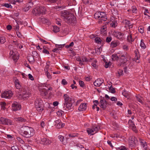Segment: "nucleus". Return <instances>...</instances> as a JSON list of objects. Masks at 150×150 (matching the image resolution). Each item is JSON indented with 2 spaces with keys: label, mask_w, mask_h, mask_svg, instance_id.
<instances>
[{
  "label": "nucleus",
  "mask_w": 150,
  "mask_h": 150,
  "mask_svg": "<svg viewBox=\"0 0 150 150\" xmlns=\"http://www.w3.org/2000/svg\"><path fill=\"white\" fill-rule=\"evenodd\" d=\"M140 142L141 145L142 146L143 148L145 149H147V143L143 140H140Z\"/></svg>",
  "instance_id": "obj_23"
},
{
  "label": "nucleus",
  "mask_w": 150,
  "mask_h": 150,
  "mask_svg": "<svg viewBox=\"0 0 150 150\" xmlns=\"http://www.w3.org/2000/svg\"><path fill=\"white\" fill-rule=\"evenodd\" d=\"M123 71L121 70H119L118 71V74L119 76H120L122 75L123 73Z\"/></svg>",
  "instance_id": "obj_61"
},
{
  "label": "nucleus",
  "mask_w": 150,
  "mask_h": 150,
  "mask_svg": "<svg viewBox=\"0 0 150 150\" xmlns=\"http://www.w3.org/2000/svg\"><path fill=\"white\" fill-rule=\"evenodd\" d=\"M140 46L142 47L144 49L146 47V46L144 43V40H141Z\"/></svg>",
  "instance_id": "obj_41"
},
{
  "label": "nucleus",
  "mask_w": 150,
  "mask_h": 150,
  "mask_svg": "<svg viewBox=\"0 0 150 150\" xmlns=\"http://www.w3.org/2000/svg\"><path fill=\"white\" fill-rule=\"evenodd\" d=\"M78 134H69V136L70 137H74L77 136Z\"/></svg>",
  "instance_id": "obj_54"
},
{
  "label": "nucleus",
  "mask_w": 150,
  "mask_h": 150,
  "mask_svg": "<svg viewBox=\"0 0 150 150\" xmlns=\"http://www.w3.org/2000/svg\"><path fill=\"white\" fill-rule=\"evenodd\" d=\"M96 53H97L98 54H100L101 51L102 49L100 48H95V49Z\"/></svg>",
  "instance_id": "obj_39"
},
{
  "label": "nucleus",
  "mask_w": 150,
  "mask_h": 150,
  "mask_svg": "<svg viewBox=\"0 0 150 150\" xmlns=\"http://www.w3.org/2000/svg\"><path fill=\"white\" fill-rule=\"evenodd\" d=\"M49 67V64H46V65L45 66V67L44 69L45 72L48 71Z\"/></svg>",
  "instance_id": "obj_53"
},
{
  "label": "nucleus",
  "mask_w": 150,
  "mask_h": 150,
  "mask_svg": "<svg viewBox=\"0 0 150 150\" xmlns=\"http://www.w3.org/2000/svg\"><path fill=\"white\" fill-rule=\"evenodd\" d=\"M113 35L117 39L120 40H123L124 39V34L118 31H114L112 33Z\"/></svg>",
  "instance_id": "obj_10"
},
{
  "label": "nucleus",
  "mask_w": 150,
  "mask_h": 150,
  "mask_svg": "<svg viewBox=\"0 0 150 150\" xmlns=\"http://www.w3.org/2000/svg\"><path fill=\"white\" fill-rule=\"evenodd\" d=\"M34 11L36 14H45L46 13L45 8L44 6H40L35 9L34 11H33V13H34Z\"/></svg>",
  "instance_id": "obj_6"
},
{
  "label": "nucleus",
  "mask_w": 150,
  "mask_h": 150,
  "mask_svg": "<svg viewBox=\"0 0 150 150\" xmlns=\"http://www.w3.org/2000/svg\"><path fill=\"white\" fill-rule=\"evenodd\" d=\"M100 18L99 19L98 23H100L102 21H105L107 20L106 14L104 12H100Z\"/></svg>",
  "instance_id": "obj_13"
},
{
  "label": "nucleus",
  "mask_w": 150,
  "mask_h": 150,
  "mask_svg": "<svg viewBox=\"0 0 150 150\" xmlns=\"http://www.w3.org/2000/svg\"><path fill=\"white\" fill-rule=\"evenodd\" d=\"M111 65V63L110 62L107 63L106 62L105 63V67L106 68L108 67Z\"/></svg>",
  "instance_id": "obj_63"
},
{
  "label": "nucleus",
  "mask_w": 150,
  "mask_h": 150,
  "mask_svg": "<svg viewBox=\"0 0 150 150\" xmlns=\"http://www.w3.org/2000/svg\"><path fill=\"white\" fill-rule=\"evenodd\" d=\"M64 123L62 122L61 121L60 123H59L58 124H57V125H56V127L58 129L64 127Z\"/></svg>",
  "instance_id": "obj_29"
},
{
  "label": "nucleus",
  "mask_w": 150,
  "mask_h": 150,
  "mask_svg": "<svg viewBox=\"0 0 150 150\" xmlns=\"http://www.w3.org/2000/svg\"><path fill=\"white\" fill-rule=\"evenodd\" d=\"M62 84L63 85H66L67 84V82L65 79H63L62 80L61 82Z\"/></svg>",
  "instance_id": "obj_56"
},
{
  "label": "nucleus",
  "mask_w": 150,
  "mask_h": 150,
  "mask_svg": "<svg viewBox=\"0 0 150 150\" xmlns=\"http://www.w3.org/2000/svg\"><path fill=\"white\" fill-rule=\"evenodd\" d=\"M107 28L105 26H103L100 29V33L104 35L107 34Z\"/></svg>",
  "instance_id": "obj_25"
},
{
  "label": "nucleus",
  "mask_w": 150,
  "mask_h": 150,
  "mask_svg": "<svg viewBox=\"0 0 150 150\" xmlns=\"http://www.w3.org/2000/svg\"><path fill=\"white\" fill-rule=\"evenodd\" d=\"M5 42L6 39L5 37H0V43L3 44Z\"/></svg>",
  "instance_id": "obj_42"
},
{
  "label": "nucleus",
  "mask_w": 150,
  "mask_h": 150,
  "mask_svg": "<svg viewBox=\"0 0 150 150\" xmlns=\"http://www.w3.org/2000/svg\"><path fill=\"white\" fill-rule=\"evenodd\" d=\"M53 28V31L54 33H57L59 30V28L56 26H54Z\"/></svg>",
  "instance_id": "obj_34"
},
{
  "label": "nucleus",
  "mask_w": 150,
  "mask_h": 150,
  "mask_svg": "<svg viewBox=\"0 0 150 150\" xmlns=\"http://www.w3.org/2000/svg\"><path fill=\"white\" fill-rule=\"evenodd\" d=\"M87 105L86 103H81L78 108V110L80 111L85 110L87 108Z\"/></svg>",
  "instance_id": "obj_18"
},
{
  "label": "nucleus",
  "mask_w": 150,
  "mask_h": 150,
  "mask_svg": "<svg viewBox=\"0 0 150 150\" xmlns=\"http://www.w3.org/2000/svg\"><path fill=\"white\" fill-rule=\"evenodd\" d=\"M95 40V42L98 44H101L102 41L101 39L99 37L96 38Z\"/></svg>",
  "instance_id": "obj_36"
},
{
  "label": "nucleus",
  "mask_w": 150,
  "mask_h": 150,
  "mask_svg": "<svg viewBox=\"0 0 150 150\" xmlns=\"http://www.w3.org/2000/svg\"><path fill=\"white\" fill-rule=\"evenodd\" d=\"M41 95L42 96H46L47 93V90L43 89L41 91Z\"/></svg>",
  "instance_id": "obj_31"
},
{
  "label": "nucleus",
  "mask_w": 150,
  "mask_h": 150,
  "mask_svg": "<svg viewBox=\"0 0 150 150\" xmlns=\"http://www.w3.org/2000/svg\"><path fill=\"white\" fill-rule=\"evenodd\" d=\"M100 12H97L95 13L94 16L95 18L96 19H99L100 18Z\"/></svg>",
  "instance_id": "obj_35"
},
{
  "label": "nucleus",
  "mask_w": 150,
  "mask_h": 150,
  "mask_svg": "<svg viewBox=\"0 0 150 150\" xmlns=\"http://www.w3.org/2000/svg\"><path fill=\"white\" fill-rule=\"evenodd\" d=\"M21 131L23 136L29 138L33 136L35 134L34 129L32 127L25 126L21 127Z\"/></svg>",
  "instance_id": "obj_3"
},
{
  "label": "nucleus",
  "mask_w": 150,
  "mask_h": 150,
  "mask_svg": "<svg viewBox=\"0 0 150 150\" xmlns=\"http://www.w3.org/2000/svg\"><path fill=\"white\" fill-rule=\"evenodd\" d=\"M81 59L83 62H87L88 61V59H87L86 57H82Z\"/></svg>",
  "instance_id": "obj_45"
},
{
  "label": "nucleus",
  "mask_w": 150,
  "mask_h": 150,
  "mask_svg": "<svg viewBox=\"0 0 150 150\" xmlns=\"http://www.w3.org/2000/svg\"><path fill=\"white\" fill-rule=\"evenodd\" d=\"M35 106L37 110L39 112H41L43 110L44 107L42 100L37 98L35 102Z\"/></svg>",
  "instance_id": "obj_5"
},
{
  "label": "nucleus",
  "mask_w": 150,
  "mask_h": 150,
  "mask_svg": "<svg viewBox=\"0 0 150 150\" xmlns=\"http://www.w3.org/2000/svg\"><path fill=\"white\" fill-rule=\"evenodd\" d=\"M137 9L135 6H133L132 7L131 9L129 11H131L133 13H136L137 12Z\"/></svg>",
  "instance_id": "obj_40"
},
{
  "label": "nucleus",
  "mask_w": 150,
  "mask_h": 150,
  "mask_svg": "<svg viewBox=\"0 0 150 150\" xmlns=\"http://www.w3.org/2000/svg\"><path fill=\"white\" fill-rule=\"evenodd\" d=\"M3 6L8 8H12V6L10 4L8 3L4 4Z\"/></svg>",
  "instance_id": "obj_44"
},
{
  "label": "nucleus",
  "mask_w": 150,
  "mask_h": 150,
  "mask_svg": "<svg viewBox=\"0 0 150 150\" xmlns=\"http://www.w3.org/2000/svg\"><path fill=\"white\" fill-rule=\"evenodd\" d=\"M6 105V103L5 102H2L0 103V105L1 107V109L4 110L5 108V106Z\"/></svg>",
  "instance_id": "obj_43"
},
{
  "label": "nucleus",
  "mask_w": 150,
  "mask_h": 150,
  "mask_svg": "<svg viewBox=\"0 0 150 150\" xmlns=\"http://www.w3.org/2000/svg\"><path fill=\"white\" fill-rule=\"evenodd\" d=\"M42 53L46 54H49V51L46 49L44 48V47H43V50H42Z\"/></svg>",
  "instance_id": "obj_47"
},
{
  "label": "nucleus",
  "mask_w": 150,
  "mask_h": 150,
  "mask_svg": "<svg viewBox=\"0 0 150 150\" xmlns=\"http://www.w3.org/2000/svg\"><path fill=\"white\" fill-rule=\"evenodd\" d=\"M17 139L19 141L20 143L22 144H23L24 143V142L23 140L20 137H17Z\"/></svg>",
  "instance_id": "obj_52"
},
{
  "label": "nucleus",
  "mask_w": 150,
  "mask_h": 150,
  "mask_svg": "<svg viewBox=\"0 0 150 150\" xmlns=\"http://www.w3.org/2000/svg\"><path fill=\"white\" fill-rule=\"evenodd\" d=\"M98 130V129L96 126H93L91 128H88L87 132L89 134L93 135Z\"/></svg>",
  "instance_id": "obj_8"
},
{
  "label": "nucleus",
  "mask_w": 150,
  "mask_h": 150,
  "mask_svg": "<svg viewBox=\"0 0 150 150\" xmlns=\"http://www.w3.org/2000/svg\"><path fill=\"white\" fill-rule=\"evenodd\" d=\"M138 30L139 32L141 33H144V30L143 28L142 27H139L138 28Z\"/></svg>",
  "instance_id": "obj_51"
},
{
  "label": "nucleus",
  "mask_w": 150,
  "mask_h": 150,
  "mask_svg": "<svg viewBox=\"0 0 150 150\" xmlns=\"http://www.w3.org/2000/svg\"><path fill=\"white\" fill-rule=\"evenodd\" d=\"M0 123L4 125H11L13 124V122L10 120L1 117L0 119Z\"/></svg>",
  "instance_id": "obj_7"
},
{
  "label": "nucleus",
  "mask_w": 150,
  "mask_h": 150,
  "mask_svg": "<svg viewBox=\"0 0 150 150\" xmlns=\"http://www.w3.org/2000/svg\"><path fill=\"white\" fill-rule=\"evenodd\" d=\"M100 106L101 108L103 110L106 108L107 105V103L105 100L104 99L101 100L100 101Z\"/></svg>",
  "instance_id": "obj_16"
},
{
  "label": "nucleus",
  "mask_w": 150,
  "mask_h": 150,
  "mask_svg": "<svg viewBox=\"0 0 150 150\" xmlns=\"http://www.w3.org/2000/svg\"><path fill=\"white\" fill-rule=\"evenodd\" d=\"M60 121H61V120H60L58 119L57 120H56L54 121V123H55L54 125L56 126V125H57V124H59V123H60Z\"/></svg>",
  "instance_id": "obj_58"
},
{
  "label": "nucleus",
  "mask_w": 150,
  "mask_h": 150,
  "mask_svg": "<svg viewBox=\"0 0 150 150\" xmlns=\"http://www.w3.org/2000/svg\"><path fill=\"white\" fill-rule=\"evenodd\" d=\"M40 141L41 144L47 145L50 144L51 142V141L49 139L45 138L41 139Z\"/></svg>",
  "instance_id": "obj_14"
},
{
  "label": "nucleus",
  "mask_w": 150,
  "mask_h": 150,
  "mask_svg": "<svg viewBox=\"0 0 150 150\" xmlns=\"http://www.w3.org/2000/svg\"><path fill=\"white\" fill-rule=\"evenodd\" d=\"M79 84L80 86L83 87L85 86V85L84 82L81 81H79Z\"/></svg>",
  "instance_id": "obj_49"
},
{
  "label": "nucleus",
  "mask_w": 150,
  "mask_h": 150,
  "mask_svg": "<svg viewBox=\"0 0 150 150\" xmlns=\"http://www.w3.org/2000/svg\"><path fill=\"white\" fill-rule=\"evenodd\" d=\"M117 23L112 22V23H111L110 26L112 27L115 28L117 26Z\"/></svg>",
  "instance_id": "obj_57"
},
{
  "label": "nucleus",
  "mask_w": 150,
  "mask_h": 150,
  "mask_svg": "<svg viewBox=\"0 0 150 150\" xmlns=\"http://www.w3.org/2000/svg\"><path fill=\"white\" fill-rule=\"evenodd\" d=\"M131 143L132 144H136L137 141V138L134 137H132L131 138Z\"/></svg>",
  "instance_id": "obj_32"
},
{
  "label": "nucleus",
  "mask_w": 150,
  "mask_h": 150,
  "mask_svg": "<svg viewBox=\"0 0 150 150\" xmlns=\"http://www.w3.org/2000/svg\"><path fill=\"white\" fill-rule=\"evenodd\" d=\"M19 93H20L19 94L21 95L23 98H26L30 96L31 91L28 87L24 86H22Z\"/></svg>",
  "instance_id": "obj_4"
},
{
  "label": "nucleus",
  "mask_w": 150,
  "mask_h": 150,
  "mask_svg": "<svg viewBox=\"0 0 150 150\" xmlns=\"http://www.w3.org/2000/svg\"><path fill=\"white\" fill-rule=\"evenodd\" d=\"M127 39L128 41L129 42H132L134 41V40L132 38V34L131 33H130L129 35L127 36Z\"/></svg>",
  "instance_id": "obj_33"
},
{
  "label": "nucleus",
  "mask_w": 150,
  "mask_h": 150,
  "mask_svg": "<svg viewBox=\"0 0 150 150\" xmlns=\"http://www.w3.org/2000/svg\"><path fill=\"white\" fill-rule=\"evenodd\" d=\"M112 39L111 37H107L106 39V41L108 42H110Z\"/></svg>",
  "instance_id": "obj_62"
},
{
  "label": "nucleus",
  "mask_w": 150,
  "mask_h": 150,
  "mask_svg": "<svg viewBox=\"0 0 150 150\" xmlns=\"http://www.w3.org/2000/svg\"><path fill=\"white\" fill-rule=\"evenodd\" d=\"M12 150H18V148L16 146H14L11 147Z\"/></svg>",
  "instance_id": "obj_59"
},
{
  "label": "nucleus",
  "mask_w": 150,
  "mask_h": 150,
  "mask_svg": "<svg viewBox=\"0 0 150 150\" xmlns=\"http://www.w3.org/2000/svg\"><path fill=\"white\" fill-rule=\"evenodd\" d=\"M61 16L64 21L69 24L73 23L76 18L74 15L67 11H63L61 13Z\"/></svg>",
  "instance_id": "obj_1"
},
{
  "label": "nucleus",
  "mask_w": 150,
  "mask_h": 150,
  "mask_svg": "<svg viewBox=\"0 0 150 150\" xmlns=\"http://www.w3.org/2000/svg\"><path fill=\"white\" fill-rule=\"evenodd\" d=\"M56 47H58L60 48H61L63 47L64 46V45H57L56 44L55 45Z\"/></svg>",
  "instance_id": "obj_60"
},
{
  "label": "nucleus",
  "mask_w": 150,
  "mask_h": 150,
  "mask_svg": "<svg viewBox=\"0 0 150 150\" xmlns=\"http://www.w3.org/2000/svg\"><path fill=\"white\" fill-rule=\"evenodd\" d=\"M33 2H30L28 3L26 6L23 8V10L24 11H28L31 7L33 6Z\"/></svg>",
  "instance_id": "obj_17"
},
{
  "label": "nucleus",
  "mask_w": 150,
  "mask_h": 150,
  "mask_svg": "<svg viewBox=\"0 0 150 150\" xmlns=\"http://www.w3.org/2000/svg\"><path fill=\"white\" fill-rule=\"evenodd\" d=\"M12 58L14 61H16L19 59V54H14L12 56Z\"/></svg>",
  "instance_id": "obj_38"
},
{
  "label": "nucleus",
  "mask_w": 150,
  "mask_h": 150,
  "mask_svg": "<svg viewBox=\"0 0 150 150\" xmlns=\"http://www.w3.org/2000/svg\"><path fill=\"white\" fill-rule=\"evenodd\" d=\"M13 95L11 91H5L2 93L1 97L5 98H11Z\"/></svg>",
  "instance_id": "obj_9"
},
{
  "label": "nucleus",
  "mask_w": 150,
  "mask_h": 150,
  "mask_svg": "<svg viewBox=\"0 0 150 150\" xmlns=\"http://www.w3.org/2000/svg\"><path fill=\"white\" fill-rule=\"evenodd\" d=\"M119 44V42H117L113 41L111 43V45L112 47H115Z\"/></svg>",
  "instance_id": "obj_28"
},
{
  "label": "nucleus",
  "mask_w": 150,
  "mask_h": 150,
  "mask_svg": "<svg viewBox=\"0 0 150 150\" xmlns=\"http://www.w3.org/2000/svg\"><path fill=\"white\" fill-rule=\"evenodd\" d=\"M45 75L47 76V79H52V77L49 72L48 71H45Z\"/></svg>",
  "instance_id": "obj_37"
},
{
  "label": "nucleus",
  "mask_w": 150,
  "mask_h": 150,
  "mask_svg": "<svg viewBox=\"0 0 150 150\" xmlns=\"http://www.w3.org/2000/svg\"><path fill=\"white\" fill-rule=\"evenodd\" d=\"M119 61L120 63L119 65L121 66L122 64L126 65V63L127 61L125 57L123 55H122L119 57Z\"/></svg>",
  "instance_id": "obj_12"
},
{
  "label": "nucleus",
  "mask_w": 150,
  "mask_h": 150,
  "mask_svg": "<svg viewBox=\"0 0 150 150\" xmlns=\"http://www.w3.org/2000/svg\"><path fill=\"white\" fill-rule=\"evenodd\" d=\"M103 81L102 79H98L94 82L93 84L95 86L99 87L103 83Z\"/></svg>",
  "instance_id": "obj_15"
},
{
  "label": "nucleus",
  "mask_w": 150,
  "mask_h": 150,
  "mask_svg": "<svg viewBox=\"0 0 150 150\" xmlns=\"http://www.w3.org/2000/svg\"><path fill=\"white\" fill-rule=\"evenodd\" d=\"M14 83L16 88L19 89V92L20 91V89L22 88V86L20 84L18 79H16L14 81Z\"/></svg>",
  "instance_id": "obj_21"
},
{
  "label": "nucleus",
  "mask_w": 150,
  "mask_h": 150,
  "mask_svg": "<svg viewBox=\"0 0 150 150\" xmlns=\"http://www.w3.org/2000/svg\"><path fill=\"white\" fill-rule=\"evenodd\" d=\"M58 138L61 142H63L64 138L63 136L59 135L58 136Z\"/></svg>",
  "instance_id": "obj_48"
},
{
  "label": "nucleus",
  "mask_w": 150,
  "mask_h": 150,
  "mask_svg": "<svg viewBox=\"0 0 150 150\" xmlns=\"http://www.w3.org/2000/svg\"><path fill=\"white\" fill-rule=\"evenodd\" d=\"M122 95L125 97L126 98H128L129 97V95L130 94L129 92L127 91H124L122 93Z\"/></svg>",
  "instance_id": "obj_30"
},
{
  "label": "nucleus",
  "mask_w": 150,
  "mask_h": 150,
  "mask_svg": "<svg viewBox=\"0 0 150 150\" xmlns=\"http://www.w3.org/2000/svg\"><path fill=\"white\" fill-rule=\"evenodd\" d=\"M96 60L93 63H92L91 64L92 66L95 69H96L97 68V66L96 64Z\"/></svg>",
  "instance_id": "obj_55"
},
{
  "label": "nucleus",
  "mask_w": 150,
  "mask_h": 150,
  "mask_svg": "<svg viewBox=\"0 0 150 150\" xmlns=\"http://www.w3.org/2000/svg\"><path fill=\"white\" fill-rule=\"evenodd\" d=\"M10 1L11 3L13 4H17V3H19L22 2L23 0H10Z\"/></svg>",
  "instance_id": "obj_27"
},
{
  "label": "nucleus",
  "mask_w": 150,
  "mask_h": 150,
  "mask_svg": "<svg viewBox=\"0 0 150 150\" xmlns=\"http://www.w3.org/2000/svg\"><path fill=\"white\" fill-rule=\"evenodd\" d=\"M12 109L13 111H16L19 110L21 108V105L16 102H14L12 105Z\"/></svg>",
  "instance_id": "obj_11"
},
{
  "label": "nucleus",
  "mask_w": 150,
  "mask_h": 150,
  "mask_svg": "<svg viewBox=\"0 0 150 150\" xmlns=\"http://www.w3.org/2000/svg\"><path fill=\"white\" fill-rule=\"evenodd\" d=\"M63 98L64 101L63 108L64 110H73V107L72 106V98H69L66 94L64 95Z\"/></svg>",
  "instance_id": "obj_2"
},
{
  "label": "nucleus",
  "mask_w": 150,
  "mask_h": 150,
  "mask_svg": "<svg viewBox=\"0 0 150 150\" xmlns=\"http://www.w3.org/2000/svg\"><path fill=\"white\" fill-rule=\"evenodd\" d=\"M121 55L118 56L117 54H114L112 55L111 58L112 60L115 61H117L118 59L119 60V57L121 56Z\"/></svg>",
  "instance_id": "obj_24"
},
{
  "label": "nucleus",
  "mask_w": 150,
  "mask_h": 150,
  "mask_svg": "<svg viewBox=\"0 0 150 150\" xmlns=\"http://www.w3.org/2000/svg\"><path fill=\"white\" fill-rule=\"evenodd\" d=\"M136 97L137 98V100L139 103H143L142 100L143 98L142 97L139 95L136 96Z\"/></svg>",
  "instance_id": "obj_26"
},
{
  "label": "nucleus",
  "mask_w": 150,
  "mask_h": 150,
  "mask_svg": "<svg viewBox=\"0 0 150 150\" xmlns=\"http://www.w3.org/2000/svg\"><path fill=\"white\" fill-rule=\"evenodd\" d=\"M109 90L112 93H114L115 92V90L112 86H111L109 88Z\"/></svg>",
  "instance_id": "obj_50"
},
{
  "label": "nucleus",
  "mask_w": 150,
  "mask_h": 150,
  "mask_svg": "<svg viewBox=\"0 0 150 150\" xmlns=\"http://www.w3.org/2000/svg\"><path fill=\"white\" fill-rule=\"evenodd\" d=\"M119 149L120 150H127L126 148L124 146L120 147L119 148Z\"/></svg>",
  "instance_id": "obj_64"
},
{
  "label": "nucleus",
  "mask_w": 150,
  "mask_h": 150,
  "mask_svg": "<svg viewBox=\"0 0 150 150\" xmlns=\"http://www.w3.org/2000/svg\"><path fill=\"white\" fill-rule=\"evenodd\" d=\"M123 23L126 25V26H125L126 27H128L129 28L132 27V24L129 21L125 20L123 21Z\"/></svg>",
  "instance_id": "obj_22"
},
{
  "label": "nucleus",
  "mask_w": 150,
  "mask_h": 150,
  "mask_svg": "<svg viewBox=\"0 0 150 150\" xmlns=\"http://www.w3.org/2000/svg\"><path fill=\"white\" fill-rule=\"evenodd\" d=\"M15 120L18 122H24L26 121V119L21 117H14Z\"/></svg>",
  "instance_id": "obj_20"
},
{
  "label": "nucleus",
  "mask_w": 150,
  "mask_h": 150,
  "mask_svg": "<svg viewBox=\"0 0 150 150\" xmlns=\"http://www.w3.org/2000/svg\"><path fill=\"white\" fill-rule=\"evenodd\" d=\"M76 60H77V61H78L79 62V64L80 65H82L84 64L83 62H82V59H81L80 58L78 57L77 58Z\"/></svg>",
  "instance_id": "obj_46"
},
{
  "label": "nucleus",
  "mask_w": 150,
  "mask_h": 150,
  "mask_svg": "<svg viewBox=\"0 0 150 150\" xmlns=\"http://www.w3.org/2000/svg\"><path fill=\"white\" fill-rule=\"evenodd\" d=\"M135 57L134 58V60L136 61L137 63H139V61L138 60L140 57L139 52L138 50L136 49L134 51Z\"/></svg>",
  "instance_id": "obj_19"
}]
</instances>
